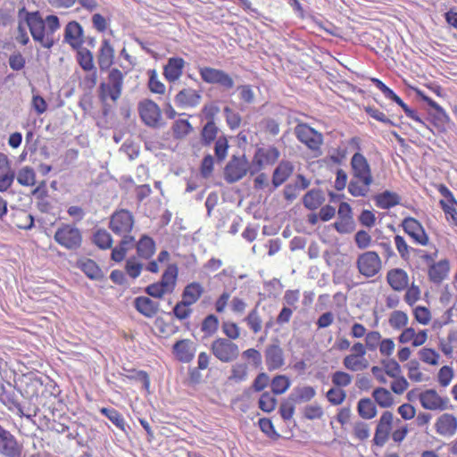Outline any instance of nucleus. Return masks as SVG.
I'll return each mask as SVG.
<instances>
[{
	"label": "nucleus",
	"instance_id": "obj_1",
	"mask_svg": "<svg viewBox=\"0 0 457 457\" xmlns=\"http://www.w3.org/2000/svg\"><path fill=\"white\" fill-rule=\"evenodd\" d=\"M409 431V424L396 418L392 411H385L377 420L373 445L381 448L390 439L400 445L406 439Z\"/></svg>",
	"mask_w": 457,
	"mask_h": 457
},
{
	"label": "nucleus",
	"instance_id": "obj_2",
	"mask_svg": "<svg viewBox=\"0 0 457 457\" xmlns=\"http://www.w3.org/2000/svg\"><path fill=\"white\" fill-rule=\"evenodd\" d=\"M352 179L348 184V192L354 197L365 196L373 183L370 164L361 153H355L350 160Z\"/></svg>",
	"mask_w": 457,
	"mask_h": 457
},
{
	"label": "nucleus",
	"instance_id": "obj_3",
	"mask_svg": "<svg viewBox=\"0 0 457 457\" xmlns=\"http://www.w3.org/2000/svg\"><path fill=\"white\" fill-rule=\"evenodd\" d=\"M18 18L27 24L34 41L38 42L45 48L53 47L55 40L46 37V23L38 11L29 12L22 7L18 12Z\"/></svg>",
	"mask_w": 457,
	"mask_h": 457
},
{
	"label": "nucleus",
	"instance_id": "obj_4",
	"mask_svg": "<svg viewBox=\"0 0 457 457\" xmlns=\"http://www.w3.org/2000/svg\"><path fill=\"white\" fill-rule=\"evenodd\" d=\"M178 281V266L169 264L159 282L153 283L145 287V293L155 298H162L166 294L172 293Z\"/></svg>",
	"mask_w": 457,
	"mask_h": 457
},
{
	"label": "nucleus",
	"instance_id": "obj_5",
	"mask_svg": "<svg viewBox=\"0 0 457 457\" xmlns=\"http://www.w3.org/2000/svg\"><path fill=\"white\" fill-rule=\"evenodd\" d=\"M295 133L298 142L312 152L314 156L320 155V148L323 144V135L320 132L306 123H300L296 125Z\"/></svg>",
	"mask_w": 457,
	"mask_h": 457
},
{
	"label": "nucleus",
	"instance_id": "obj_6",
	"mask_svg": "<svg viewBox=\"0 0 457 457\" xmlns=\"http://www.w3.org/2000/svg\"><path fill=\"white\" fill-rule=\"evenodd\" d=\"M211 352L218 361L223 363L232 362L239 356L238 345L225 337H218L213 340L211 345Z\"/></svg>",
	"mask_w": 457,
	"mask_h": 457
},
{
	"label": "nucleus",
	"instance_id": "obj_7",
	"mask_svg": "<svg viewBox=\"0 0 457 457\" xmlns=\"http://www.w3.org/2000/svg\"><path fill=\"white\" fill-rule=\"evenodd\" d=\"M280 157L279 150L275 146L261 147L255 152L251 166L250 174H257L262 170L274 165Z\"/></svg>",
	"mask_w": 457,
	"mask_h": 457
},
{
	"label": "nucleus",
	"instance_id": "obj_8",
	"mask_svg": "<svg viewBox=\"0 0 457 457\" xmlns=\"http://www.w3.org/2000/svg\"><path fill=\"white\" fill-rule=\"evenodd\" d=\"M54 240L62 247L76 251L81 246L82 235L80 230L68 224H62L54 233Z\"/></svg>",
	"mask_w": 457,
	"mask_h": 457
},
{
	"label": "nucleus",
	"instance_id": "obj_9",
	"mask_svg": "<svg viewBox=\"0 0 457 457\" xmlns=\"http://www.w3.org/2000/svg\"><path fill=\"white\" fill-rule=\"evenodd\" d=\"M362 342L356 341L350 347V353L344 357L342 363L350 371H361L369 367Z\"/></svg>",
	"mask_w": 457,
	"mask_h": 457
},
{
	"label": "nucleus",
	"instance_id": "obj_10",
	"mask_svg": "<svg viewBox=\"0 0 457 457\" xmlns=\"http://www.w3.org/2000/svg\"><path fill=\"white\" fill-rule=\"evenodd\" d=\"M435 187L445 198L439 201V205L447 222L457 227V199L445 184H436Z\"/></svg>",
	"mask_w": 457,
	"mask_h": 457
},
{
	"label": "nucleus",
	"instance_id": "obj_11",
	"mask_svg": "<svg viewBox=\"0 0 457 457\" xmlns=\"http://www.w3.org/2000/svg\"><path fill=\"white\" fill-rule=\"evenodd\" d=\"M137 112L142 121L149 127L160 126L162 120V111L154 100L144 98L137 104Z\"/></svg>",
	"mask_w": 457,
	"mask_h": 457
},
{
	"label": "nucleus",
	"instance_id": "obj_12",
	"mask_svg": "<svg viewBox=\"0 0 457 457\" xmlns=\"http://www.w3.org/2000/svg\"><path fill=\"white\" fill-rule=\"evenodd\" d=\"M23 445L8 429L0 425V455L3 457H22Z\"/></svg>",
	"mask_w": 457,
	"mask_h": 457
},
{
	"label": "nucleus",
	"instance_id": "obj_13",
	"mask_svg": "<svg viewBox=\"0 0 457 457\" xmlns=\"http://www.w3.org/2000/svg\"><path fill=\"white\" fill-rule=\"evenodd\" d=\"M370 80L384 94L386 99H390L397 105H399L403 109L407 117L421 125H425V122L418 114V112L413 109H411L404 103V101L397 94H395L390 87H388L385 83H383L381 79L377 78H371Z\"/></svg>",
	"mask_w": 457,
	"mask_h": 457
},
{
	"label": "nucleus",
	"instance_id": "obj_14",
	"mask_svg": "<svg viewBox=\"0 0 457 457\" xmlns=\"http://www.w3.org/2000/svg\"><path fill=\"white\" fill-rule=\"evenodd\" d=\"M251 163L245 155L232 156L224 168V176L228 183H235L250 172Z\"/></svg>",
	"mask_w": 457,
	"mask_h": 457
},
{
	"label": "nucleus",
	"instance_id": "obj_15",
	"mask_svg": "<svg viewBox=\"0 0 457 457\" xmlns=\"http://www.w3.org/2000/svg\"><path fill=\"white\" fill-rule=\"evenodd\" d=\"M356 265L361 275L371 278L381 270V258L377 252L367 251L359 255Z\"/></svg>",
	"mask_w": 457,
	"mask_h": 457
},
{
	"label": "nucleus",
	"instance_id": "obj_16",
	"mask_svg": "<svg viewBox=\"0 0 457 457\" xmlns=\"http://www.w3.org/2000/svg\"><path fill=\"white\" fill-rule=\"evenodd\" d=\"M403 230L406 233L415 244L426 246L429 243V237L423 226L418 219L408 216L402 220Z\"/></svg>",
	"mask_w": 457,
	"mask_h": 457
},
{
	"label": "nucleus",
	"instance_id": "obj_17",
	"mask_svg": "<svg viewBox=\"0 0 457 457\" xmlns=\"http://www.w3.org/2000/svg\"><path fill=\"white\" fill-rule=\"evenodd\" d=\"M201 79L209 84H218L225 89H230L234 87V80L224 71L211 67H203L199 69Z\"/></svg>",
	"mask_w": 457,
	"mask_h": 457
},
{
	"label": "nucleus",
	"instance_id": "obj_18",
	"mask_svg": "<svg viewBox=\"0 0 457 457\" xmlns=\"http://www.w3.org/2000/svg\"><path fill=\"white\" fill-rule=\"evenodd\" d=\"M418 398L425 410L445 411L449 408V399L441 397L436 389H425Z\"/></svg>",
	"mask_w": 457,
	"mask_h": 457
},
{
	"label": "nucleus",
	"instance_id": "obj_19",
	"mask_svg": "<svg viewBox=\"0 0 457 457\" xmlns=\"http://www.w3.org/2000/svg\"><path fill=\"white\" fill-rule=\"evenodd\" d=\"M196 344L190 338H182L174 342L172 354L177 361L189 363L195 358Z\"/></svg>",
	"mask_w": 457,
	"mask_h": 457
},
{
	"label": "nucleus",
	"instance_id": "obj_20",
	"mask_svg": "<svg viewBox=\"0 0 457 457\" xmlns=\"http://www.w3.org/2000/svg\"><path fill=\"white\" fill-rule=\"evenodd\" d=\"M109 82L99 86V98L103 104V114L112 115V104L114 103V69L109 71Z\"/></svg>",
	"mask_w": 457,
	"mask_h": 457
},
{
	"label": "nucleus",
	"instance_id": "obj_21",
	"mask_svg": "<svg viewBox=\"0 0 457 457\" xmlns=\"http://www.w3.org/2000/svg\"><path fill=\"white\" fill-rule=\"evenodd\" d=\"M434 428L440 436L453 437L457 433V417L453 413H443L436 420Z\"/></svg>",
	"mask_w": 457,
	"mask_h": 457
},
{
	"label": "nucleus",
	"instance_id": "obj_22",
	"mask_svg": "<svg viewBox=\"0 0 457 457\" xmlns=\"http://www.w3.org/2000/svg\"><path fill=\"white\" fill-rule=\"evenodd\" d=\"M264 361L269 371L279 370L285 365V358L279 345L271 344L264 350Z\"/></svg>",
	"mask_w": 457,
	"mask_h": 457
},
{
	"label": "nucleus",
	"instance_id": "obj_23",
	"mask_svg": "<svg viewBox=\"0 0 457 457\" xmlns=\"http://www.w3.org/2000/svg\"><path fill=\"white\" fill-rule=\"evenodd\" d=\"M397 340L401 344H411L414 347L421 346L428 340V329L417 331L412 327H405L399 334Z\"/></svg>",
	"mask_w": 457,
	"mask_h": 457
},
{
	"label": "nucleus",
	"instance_id": "obj_24",
	"mask_svg": "<svg viewBox=\"0 0 457 457\" xmlns=\"http://www.w3.org/2000/svg\"><path fill=\"white\" fill-rule=\"evenodd\" d=\"M201 94L193 88H183L175 96V104L179 108H194L199 105Z\"/></svg>",
	"mask_w": 457,
	"mask_h": 457
},
{
	"label": "nucleus",
	"instance_id": "obj_25",
	"mask_svg": "<svg viewBox=\"0 0 457 457\" xmlns=\"http://www.w3.org/2000/svg\"><path fill=\"white\" fill-rule=\"evenodd\" d=\"M134 308L144 317L152 319L157 315L160 303L148 296L140 295L134 299Z\"/></svg>",
	"mask_w": 457,
	"mask_h": 457
},
{
	"label": "nucleus",
	"instance_id": "obj_26",
	"mask_svg": "<svg viewBox=\"0 0 457 457\" xmlns=\"http://www.w3.org/2000/svg\"><path fill=\"white\" fill-rule=\"evenodd\" d=\"M386 279L394 291L401 292L409 285V275L402 269H393L387 271Z\"/></svg>",
	"mask_w": 457,
	"mask_h": 457
},
{
	"label": "nucleus",
	"instance_id": "obj_27",
	"mask_svg": "<svg viewBox=\"0 0 457 457\" xmlns=\"http://www.w3.org/2000/svg\"><path fill=\"white\" fill-rule=\"evenodd\" d=\"M450 272V262L447 259H442L438 262H433L428 267V279L435 283H442L449 275Z\"/></svg>",
	"mask_w": 457,
	"mask_h": 457
},
{
	"label": "nucleus",
	"instance_id": "obj_28",
	"mask_svg": "<svg viewBox=\"0 0 457 457\" xmlns=\"http://www.w3.org/2000/svg\"><path fill=\"white\" fill-rule=\"evenodd\" d=\"M185 68V62L182 57H170L164 66L163 75L170 82L177 81L182 75Z\"/></svg>",
	"mask_w": 457,
	"mask_h": 457
},
{
	"label": "nucleus",
	"instance_id": "obj_29",
	"mask_svg": "<svg viewBox=\"0 0 457 457\" xmlns=\"http://www.w3.org/2000/svg\"><path fill=\"white\" fill-rule=\"evenodd\" d=\"M82 33L83 29L79 22L70 21L65 27L64 40L73 48H78L83 43L81 39Z\"/></svg>",
	"mask_w": 457,
	"mask_h": 457
},
{
	"label": "nucleus",
	"instance_id": "obj_30",
	"mask_svg": "<svg viewBox=\"0 0 457 457\" xmlns=\"http://www.w3.org/2000/svg\"><path fill=\"white\" fill-rule=\"evenodd\" d=\"M133 214L127 210L116 212V235L130 234L134 226Z\"/></svg>",
	"mask_w": 457,
	"mask_h": 457
},
{
	"label": "nucleus",
	"instance_id": "obj_31",
	"mask_svg": "<svg viewBox=\"0 0 457 457\" xmlns=\"http://www.w3.org/2000/svg\"><path fill=\"white\" fill-rule=\"evenodd\" d=\"M114 50L109 40L104 39L98 55V64L101 71H110L114 60Z\"/></svg>",
	"mask_w": 457,
	"mask_h": 457
},
{
	"label": "nucleus",
	"instance_id": "obj_32",
	"mask_svg": "<svg viewBox=\"0 0 457 457\" xmlns=\"http://www.w3.org/2000/svg\"><path fill=\"white\" fill-rule=\"evenodd\" d=\"M204 287L200 282L188 283L182 290L181 298L190 303H195L204 295Z\"/></svg>",
	"mask_w": 457,
	"mask_h": 457
},
{
	"label": "nucleus",
	"instance_id": "obj_33",
	"mask_svg": "<svg viewBox=\"0 0 457 457\" xmlns=\"http://www.w3.org/2000/svg\"><path fill=\"white\" fill-rule=\"evenodd\" d=\"M455 347H457V328L451 329L447 337L439 338L438 342V348L446 357H453Z\"/></svg>",
	"mask_w": 457,
	"mask_h": 457
},
{
	"label": "nucleus",
	"instance_id": "obj_34",
	"mask_svg": "<svg viewBox=\"0 0 457 457\" xmlns=\"http://www.w3.org/2000/svg\"><path fill=\"white\" fill-rule=\"evenodd\" d=\"M374 200L378 208L389 209L398 205L401 202V197L398 194L386 190L377 195Z\"/></svg>",
	"mask_w": 457,
	"mask_h": 457
},
{
	"label": "nucleus",
	"instance_id": "obj_35",
	"mask_svg": "<svg viewBox=\"0 0 457 457\" xmlns=\"http://www.w3.org/2000/svg\"><path fill=\"white\" fill-rule=\"evenodd\" d=\"M357 412L364 420H372L378 415L377 404L370 398H361L357 403Z\"/></svg>",
	"mask_w": 457,
	"mask_h": 457
},
{
	"label": "nucleus",
	"instance_id": "obj_36",
	"mask_svg": "<svg viewBox=\"0 0 457 457\" xmlns=\"http://www.w3.org/2000/svg\"><path fill=\"white\" fill-rule=\"evenodd\" d=\"M201 144L204 146H211L219 137V127L214 120H209L201 130Z\"/></svg>",
	"mask_w": 457,
	"mask_h": 457
},
{
	"label": "nucleus",
	"instance_id": "obj_37",
	"mask_svg": "<svg viewBox=\"0 0 457 457\" xmlns=\"http://www.w3.org/2000/svg\"><path fill=\"white\" fill-rule=\"evenodd\" d=\"M293 166L289 162H281L273 171L272 183L274 186L279 187L292 174Z\"/></svg>",
	"mask_w": 457,
	"mask_h": 457
},
{
	"label": "nucleus",
	"instance_id": "obj_38",
	"mask_svg": "<svg viewBox=\"0 0 457 457\" xmlns=\"http://www.w3.org/2000/svg\"><path fill=\"white\" fill-rule=\"evenodd\" d=\"M415 92L420 100L424 101L425 104L436 112L435 118L437 120L445 121L448 120L449 117L446 112L438 104H436L435 100L429 98V96L420 88H415Z\"/></svg>",
	"mask_w": 457,
	"mask_h": 457
},
{
	"label": "nucleus",
	"instance_id": "obj_39",
	"mask_svg": "<svg viewBox=\"0 0 457 457\" xmlns=\"http://www.w3.org/2000/svg\"><path fill=\"white\" fill-rule=\"evenodd\" d=\"M316 396V391L312 386L304 385L295 387L291 395L292 400L296 403H307Z\"/></svg>",
	"mask_w": 457,
	"mask_h": 457
},
{
	"label": "nucleus",
	"instance_id": "obj_40",
	"mask_svg": "<svg viewBox=\"0 0 457 457\" xmlns=\"http://www.w3.org/2000/svg\"><path fill=\"white\" fill-rule=\"evenodd\" d=\"M136 247H137L138 256L144 259H149L155 252V243L148 236H142Z\"/></svg>",
	"mask_w": 457,
	"mask_h": 457
},
{
	"label": "nucleus",
	"instance_id": "obj_41",
	"mask_svg": "<svg viewBox=\"0 0 457 457\" xmlns=\"http://www.w3.org/2000/svg\"><path fill=\"white\" fill-rule=\"evenodd\" d=\"M387 322L392 329L403 330L409 324V316L403 311H393L388 316Z\"/></svg>",
	"mask_w": 457,
	"mask_h": 457
},
{
	"label": "nucleus",
	"instance_id": "obj_42",
	"mask_svg": "<svg viewBox=\"0 0 457 457\" xmlns=\"http://www.w3.org/2000/svg\"><path fill=\"white\" fill-rule=\"evenodd\" d=\"M374 403L380 408H389L394 403V398L388 389L378 386L372 392Z\"/></svg>",
	"mask_w": 457,
	"mask_h": 457
},
{
	"label": "nucleus",
	"instance_id": "obj_43",
	"mask_svg": "<svg viewBox=\"0 0 457 457\" xmlns=\"http://www.w3.org/2000/svg\"><path fill=\"white\" fill-rule=\"evenodd\" d=\"M291 379L287 375H276L270 381L271 392L275 395L285 394L291 386Z\"/></svg>",
	"mask_w": 457,
	"mask_h": 457
},
{
	"label": "nucleus",
	"instance_id": "obj_44",
	"mask_svg": "<svg viewBox=\"0 0 457 457\" xmlns=\"http://www.w3.org/2000/svg\"><path fill=\"white\" fill-rule=\"evenodd\" d=\"M324 202V196L320 190H311L303 197V204L309 210L318 209Z\"/></svg>",
	"mask_w": 457,
	"mask_h": 457
},
{
	"label": "nucleus",
	"instance_id": "obj_45",
	"mask_svg": "<svg viewBox=\"0 0 457 457\" xmlns=\"http://www.w3.org/2000/svg\"><path fill=\"white\" fill-rule=\"evenodd\" d=\"M352 436L359 442L368 440L370 436V424L362 420L355 421L352 427Z\"/></svg>",
	"mask_w": 457,
	"mask_h": 457
},
{
	"label": "nucleus",
	"instance_id": "obj_46",
	"mask_svg": "<svg viewBox=\"0 0 457 457\" xmlns=\"http://www.w3.org/2000/svg\"><path fill=\"white\" fill-rule=\"evenodd\" d=\"M121 240L116 247V262L122 260L128 251L135 245V238L130 234H121Z\"/></svg>",
	"mask_w": 457,
	"mask_h": 457
},
{
	"label": "nucleus",
	"instance_id": "obj_47",
	"mask_svg": "<svg viewBox=\"0 0 457 457\" xmlns=\"http://www.w3.org/2000/svg\"><path fill=\"white\" fill-rule=\"evenodd\" d=\"M381 332L378 330H370L368 332L366 337H364V343H362V346L364 348L365 353L368 351L373 353L376 351L381 343Z\"/></svg>",
	"mask_w": 457,
	"mask_h": 457
},
{
	"label": "nucleus",
	"instance_id": "obj_48",
	"mask_svg": "<svg viewBox=\"0 0 457 457\" xmlns=\"http://www.w3.org/2000/svg\"><path fill=\"white\" fill-rule=\"evenodd\" d=\"M248 377V365L246 363L237 362L230 370L228 379L234 382H241Z\"/></svg>",
	"mask_w": 457,
	"mask_h": 457
},
{
	"label": "nucleus",
	"instance_id": "obj_49",
	"mask_svg": "<svg viewBox=\"0 0 457 457\" xmlns=\"http://www.w3.org/2000/svg\"><path fill=\"white\" fill-rule=\"evenodd\" d=\"M228 150V141L225 135H220L218 139L214 141V155L218 162H222L226 159Z\"/></svg>",
	"mask_w": 457,
	"mask_h": 457
},
{
	"label": "nucleus",
	"instance_id": "obj_50",
	"mask_svg": "<svg viewBox=\"0 0 457 457\" xmlns=\"http://www.w3.org/2000/svg\"><path fill=\"white\" fill-rule=\"evenodd\" d=\"M420 360L425 364L437 366L439 364L440 354L434 348H422L418 353Z\"/></svg>",
	"mask_w": 457,
	"mask_h": 457
},
{
	"label": "nucleus",
	"instance_id": "obj_51",
	"mask_svg": "<svg viewBox=\"0 0 457 457\" xmlns=\"http://www.w3.org/2000/svg\"><path fill=\"white\" fill-rule=\"evenodd\" d=\"M17 181L22 186H33L36 182V173L31 167L21 168L17 175Z\"/></svg>",
	"mask_w": 457,
	"mask_h": 457
},
{
	"label": "nucleus",
	"instance_id": "obj_52",
	"mask_svg": "<svg viewBox=\"0 0 457 457\" xmlns=\"http://www.w3.org/2000/svg\"><path fill=\"white\" fill-rule=\"evenodd\" d=\"M191 303L181 298L175 303L173 313L179 320L187 319L192 314Z\"/></svg>",
	"mask_w": 457,
	"mask_h": 457
},
{
	"label": "nucleus",
	"instance_id": "obj_53",
	"mask_svg": "<svg viewBox=\"0 0 457 457\" xmlns=\"http://www.w3.org/2000/svg\"><path fill=\"white\" fill-rule=\"evenodd\" d=\"M201 330L207 336H213L219 330V318L214 314L206 316L202 322Z\"/></svg>",
	"mask_w": 457,
	"mask_h": 457
},
{
	"label": "nucleus",
	"instance_id": "obj_54",
	"mask_svg": "<svg viewBox=\"0 0 457 457\" xmlns=\"http://www.w3.org/2000/svg\"><path fill=\"white\" fill-rule=\"evenodd\" d=\"M93 242L101 249L110 248L112 244V236L104 229H98L93 235Z\"/></svg>",
	"mask_w": 457,
	"mask_h": 457
},
{
	"label": "nucleus",
	"instance_id": "obj_55",
	"mask_svg": "<svg viewBox=\"0 0 457 457\" xmlns=\"http://www.w3.org/2000/svg\"><path fill=\"white\" fill-rule=\"evenodd\" d=\"M412 314L416 322L422 326L429 324L432 319L430 311L428 307H423V305H417L413 309Z\"/></svg>",
	"mask_w": 457,
	"mask_h": 457
},
{
	"label": "nucleus",
	"instance_id": "obj_56",
	"mask_svg": "<svg viewBox=\"0 0 457 457\" xmlns=\"http://www.w3.org/2000/svg\"><path fill=\"white\" fill-rule=\"evenodd\" d=\"M326 397L332 405L338 406L345 402L346 393L340 387L334 386L327 392Z\"/></svg>",
	"mask_w": 457,
	"mask_h": 457
},
{
	"label": "nucleus",
	"instance_id": "obj_57",
	"mask_svg": "<svg viewBox=\"0 0 457 457\" xmlns=\"http://www.w3.org/2000/svg\"><path fill=\"white\" fill-rule=\"evenodd\" d=\"M245 321L247 323L249 328L254 333L258 334L262 330V319L257 308L255 307L245 317Z\"/></svg>",
	"mask_w": 457,
	"mask_h": 457
},
{
	"label": "nucleus",
	"instance_id": "obj_58",
	"mask_svg": "<svg viewBox=\"0 0 457 457\" xmlns=\"http://www.w3.org/2000/svg\"><path fill=\"white\" fill-rule=\"evenodd\" d=\"M148 74H149V80H148L149 90L155 94H164L166 91V87L158 79L156 71L151 70L148 71Z\"/></svg>",
	"mask_w": 457,
	"mask_h": 457
},
{
	"label": "nucleus",
	"instance_id": "obj_59",
	"mask_svg": "<svg viewBox=\"0 0 457 457\" xmlns=\"http://www.w3.org/2000/svg\"><path fill=\"white\" fill-rule=\"evenodd\" d=\"M81 270L91 279H97L102 276L101 270L91 259H87L81 263Z\"/></svg>",
	"mask_w": 457,
	"mask_h": 457
},
{
	"label": "nucleus",
	"instance_id": "obj_60",
	"mask_svg": "<svg viewBox=\"0 0 457 457\" xmlns=\"http://www.w3.org/2000/svg\"><path fill=\"white\" fill-rule=\"evenodd\" d=\"M221 331L226 336L225 338L231 341L237 339L241 335L240 328L233 321H223L221 324Z\"/></svg>",
	"mask_w": 457,
	"mask_h": 457
},
{
	"label": "nucleus",
	"instance_id": "obj_61",
	"mask_svg": "<svg viewBox=\"0 0 457 457\" xmlns=\"http://www.w3.org/2000/svg\"><path fill=\"white\" fill-rule=\"evenodd\" d=\"M331 381L334 386L343 388L352 383L353 376L345 371L337 370L331 375Z\"/></svg>",
	"mask_w": 457,
	"mask_h": 457
},
{
	"label": "nucleus",
	"instance_id": "obj_62",
	"mask_svg": "<svg viewBox=\"0 0 457 457\" xmlns=\"http://www.w3.org/2000/svg\"><path fill=\"white\" fill-rule=\"evenodd\" d=\"M192 130V126L187 120H177L172 126L173 135L177 138H182Z\"/></svg>",
	"mask_w": 457,
	"mask_h": 457
},
{
	"label": "nucleus",
	"instance_id": "obj_63",
	"mask_svg": "<svg viewBox=\"0 0 457 457\" xmlns=\"http://www.w3.org/2000/svg\"><path fill=\"white\" fill-rule=\"evenodd\" d=\"M405 290L404 301L410 306H413L420 299V295L422 294L420 287L412 283L411 286L408 285Z\"/></svg>",
	"mask_w": 457,
	"mask_h": 457
},
{
	"label": "nucleus",
	"instance_id": "obj_64",
	"mask_svg": "<svg viewBox=\"0 0 457 457\" xmlns=\"http://www.w3.org/2000/svg\"><path fill=\"white\" fill-rule=\"evenodd\" d=\"M277 400L270 393H263L259 398V409L264 412H271L275 410Z\"/></svg>",
	"mask_w": 457,
	"mask_h": 457
}]
</instances>
